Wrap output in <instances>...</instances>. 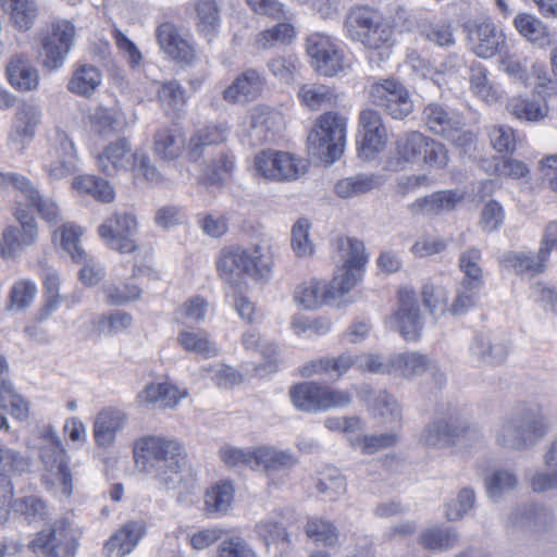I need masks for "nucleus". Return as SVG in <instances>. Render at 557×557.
I'll return each instance as SVG.
<instances>
[{
  "instance_id": "obj_18",
  "label": "nucleus",
  "mask_w": 557,
  "mask_h": 557,
  "mask_svg": "<svg viewBox=\"0 0 557 557\" xmlns=\"http://www.w3.org/2000/svg\"><path fill=\"white\" fill-rule=\"evenodd\" d=\"M395 329L406 341H417L423 322L414 293L408 288L399 292V307L393 315Z\"/></svg>"
},
{
  "instance_id": "obj_39",
  "label": "nucleus",
  "mask_w": 557,
  "mask_h": 557,
  "mask_svg": "<svg viewBox=\"0 0 557 557\" xmlns=\"http://www.w3.org/2000/svg\"><path fill=\"white\" fill-rule=\"evenodd\" d=\"M300 101L312 110L329 108L336 103L337 95L330 86L309 83L302 85L298 90Z\"/></svg>"
},
{
  "instance_id": "obj_59",
  "label": "nucleus",
  "mask_w": 557,
  "mask_h": 557,
  "mask_svg": "<svg viewBox=\"0 0 557 557\" xmlns=\"http://www.w3.org/2000/svg\"><path fill=\"white\" fill-rule=\"evenodd\" d=\"M61 246L69 253L74 262L85 261L87 252L81 246L79 238L83 234L79 226L73 224H63L60 228Z\"/></svg>"
},
{
  "instance_id": "obj_54",
  "label": "nucleus",
  "mask_w": 557,
  "mask_h": 557,
  "mask_svg": "<svg viewBox=\"0 0 557 557\" xmlns=\"http://www.w3.org/2000/svg\"><path fill=\"white\" fill-rule=\"evenodd\" d=\"M483 444L484 435L478 425L454 418L453 445L474 448Z\"/></svg>"
},
{
  "instance_id": "obj_32",
  "label": "nucleus",
  "mask_w": 557,
  "mask_h": 557,
  "mask_svg": "<svg viewBox=\"0 0 557 557\" xmlns=\"http://www.w3.org/2000/svg\"><path fill=\"white\" fill-rule=\"evenodd\" d=\"M186 395V391H180L170 383H151L138 395V399L144 405H153L165 409L177 406Z\"/></svg>"
},
{
  "instance_id": "obj_28",
  "label": "nucleus",
  "mask_w": 557,
  "mask_h": 557,
  "mask_svg": "<svg viewBox=\"0 0 557 557\" xmlns=\"http://www.w3.org/2000/svg\"><path fill=\"white\" fill-rule=\"evenodd\" d=\"M263 83L258 71L247 70L224 90V99L233 103L252 101L260 96Z\"/></svg>"
},
{
  "instance_id": "obj_23",
  "label": "nucleus",
  "mask_w": 557,
  "mask_h": 557,
  "mask_svg": "<svg viewBox=\"0 0 557 557\" xmlns=\"http://www.w3.org/2000/svg\"><path fill=\"white\" fill-rule=\"evenodd\" d=\"M389 364H392V373L403 377H412L422 375L428 370H433L435 380L442 384L445 381L444 373L435 369L432 360L417 351H407L389 356Z\"/></svg>"
},
{
  "instance_id": "obj_6",
  "label": "nucleus",
  "mask_w": 557,
  "mask_h": 557,
  "mask_svg": "<svg viewBox=\"0 0 557 557\" xmlns=\"http://www.w3.org/2000/svg\"><path fill=\"white\" fill-rule=\"evenodd\" d=\"M370 101L395 120H403L413 111V101L406 86L396 78H379L368 89Z\"/></svg>"
},
{
  "instance_id": "obj_33",
  "label": "nucleus",
  "mask_w": 557,
  "mask_h": 557,
  "mask_svg": "<svg viewBox=\"0 0 557 557\" xmlns=\"http://www.w3.org/2000/svg\"><path fill=\"white\" fill-rule=\"evenodd\" d=\"M185 147V140L178 129L161 127L153 135L152 151L156 157L164 161L177 159Z\"/></svg>"
},
{
  "instance_id": "obj_52",
  "label": "nucleus",
  "mask_w": 557,
  "mask_h": 557,
  "mask_svg": "<svg viewBox=\"0 0 557 557\" xmlns=\"http://www.w3.org/2000/svg\"><path fill=\"white\" fill-rule=\"evenodd\" d=\"M425 146H428V137L420 132H409L405 134L396 141L399 161L409 163L418 161L423 154Z\"/></svg>"
},
{
  "instance_id": "obj_9",
  "label": "nucleus",
  "mask_w": 557,
  "mask_h": 557,
  "mask_svg": "<svg viewBox=\"0 0 557 557\" xmlns=\"http://www.w3.org/2000/svg\"><path fill=\"white\" fill-rule=\"evenodd\" d=\"M306 51L311 66L320 75L332 77L348 67L343 51L324 34L315 33L308 36Z\"/></svg>"
},
{
  "instance_id": "obj_8",
  "label": "nucleus",
  "mask_w": 557,
  "mask_h": 557,
  "mask_svg": "<svg viewBox=\"0 0 557 557\" xmlns=\"http://www.w3.org/2000/svg\"><path fill=\"white\" fill-rule=\"evenodd\" d=\"M556 523L553 509L543 504L527 503L509 513L506 528L512 533L540 536L552 531Z\"/></svg>"
},
{
  "instance_id": "obj_5",
  "label": "nucleus",
  "mask_w": 557,
  "mask_h": 557,
  "mask_svg": "<svg viewBox=\"0 0 557 557\" xmlns=\"http://www.w3.org/2000/svg\"><path fill=\"white\" fill-rule=\"evenodd\" d=\"M422 115L424 124L433 134L444 137L453 145L467 148L473 144L474 134L465 129L463 116L460 112L432 102L424 108Z\"/></svg>"
},
{
  "instance_id": "obj_53",
  "label": "nucleus",
  "mask_w": 557,
  "mask_h": 557,
  "mask_svg": "<svg viewBox=\"0 0 557 557\" xmlns=\"http://www.w3.org/2000/svg\"><path fill=\"white\" fill-rule=\"evenodd\" d=\"M512 414L502 419L495 430L496 444L506 450L521 451L524 450L521 435Z\"/></svg>"
},
{
  "instance_id": "obj_50",
  "label": "nucleus",
  "mask_w": 557,
  "mask_h": 557,
  "mask_svg": "<svg viewBox=\"0 0 557 557\" xmlns=\"http://www.w3.org/2000/svg\"><path fill=\"white\" fill-rule=\"evenodd\" d=\"M295 457L286 450H278L274 447L257 448V467L267 471H278L281 469L292 468L296 465Z\"/></svg>"
},
{
  "instance_id": "obj_17",
  "label": "nucleus",
  "mask_w": 557,
  "mask_h": 557,
  "mask_svg": "<svg viewBox=\"0 0 557 557\" xmlns=\"http://www.w3.org/2000/svg\"><path fill=\"white\" fill-rule=\"evenodd\" d=\"M75 36L74 25L69 21H58L52 25V32L42 42L44 65L55 70L63 65Z\"/></svg>"
},
{
  "instance_id": "obj_12",
  "label": "nucleus",
  "mask_w": 557,
  "mask_h": 557,
  "mask_svg": "<svg viewBox=\"0 0 557 557\" xmlns=\"http://www.w3.org/2000/svg\"><path fill=\"white\" fill-rule=\"evenodd\" d=\"M9 186L21 193L42 220L50 224H58L62 221L57 203L51 198L44 197L28 177L20 173L0 172V188Z\"/></svg>"
},
{
  "instance_id": "obj_36",
  "label": "nucleus",
  "mask_w": 557,
  "mask_h": 557,
  "mask_svg": "<svg viewBox=\"0 0 557 557\" xmlns=\"http://www.w3.org/2000/svg\"><path fill=\"white\" fill-rule=\"evenodd\" d=\"M515 26L533 45L543 48L553 42V35L547 26L534 15L527 13L518 14L515 18Z\"/></svg>"
},
{
  "instance_id": "obj_37",
  "label": "nucleus",
  "mask_w": 557,
  "mask_h": 557,
  "mask_svg": "<svg viewBox=\"0 0 557 557\" xmlns=\"http://www.w3.org/2000/svg\"><path fill=\"white\" fill-rule=\"evenodd\" d=\"M482 253L479 248L471 247L462 251L458 258L460 271L463 273L462 286L466 288H481L484 284L483 270L480 265Z\"/></svg>"
},
{
  "instance_id": "obj_35",
  "label": "nucleus",
  "mask_w": 557,
  "mask_h": 557,
  "mask_svg": "<svg viewBox=\"0 0 557 557\" xmlns=\"http://www.w3.org/2000/svg\"><path fill=\"white\" fill-rule=\"evenodd\" d=\"M352 366L357 367V356L343 354L337 358H321L310 361L302 369L304 376H312L314 374H330L336 379L346 373Z\"/></svg>"
},
{
  "instance_id": "obj_64",
  "label": "nucleus",
  "mask_w": 557,
  "mask_h": 557,
  "mask_svg": "<svg viewBox=\"0 0 557 557\" xmlns=\"http://www.w3.org/2000/svg\"><path fill=\"white\" fill-rule=\"evenodd\" d=\"M197 26L200 32L212 33L220 24V10L215 0H197L195 3Z\"/></svg>"
},
{
  "instance_id": "obj_41",
  "label": "nucleus",
  "mask_w": 557,
  "mask_h": 557,
  "mask_svg": "<svg viewBox=\"0 0 557 557\" xmlns=\"http://www.w3.org/2000/svg\"><path fill=\"white\" fill-rule=\"evenodd\" d=\"M102 82V75L94 65H82L73 74L67 89L78 96L90 97Z\"/></svg>"
},
{
  "instance_id": "obj_61",
  "label": "nucleus",
  "mask_w": 557,
  "mask_h": 557,
  "mask_svg": "<svg viewBox=\"0 0 557 557\" xmlns=\"http://www.w3.org/2000/svg\"><path fill=\"white\" fill-rule=\"evenodd\" d=\"M0 407L20 421L26 420L29 414V403L14 391L12 384L0 388Z\"/></svg>"
},
{
  "instance_id": "obj_13",
  "label": "nucleus",
  "mask_w": 557,
  "mask_h": 557,
  "mask_svg": "<svg viewBox=\"0 0 557 557\" xmlns=\"http://www.w3.org/2000/svg\"><path fill=\"white\" fill-rule=\"evenodd\" d=\"M20 226L10 225L2 234L1 255L4 258H12L25 247L33 245L38 237V226L35 218L22 206L14 212Z\"/></svg>"
},
{
  "instance_id": "obj_38",
  "label": "nucleus",
  "mask_w": 557,
  "mask_h": 557,
  "mask_svg": "<svg viewBox=\"0 0 557 557\" xmlns=\"http://www.w3.org/2000/svg\"><path fill=\"white\" fill-rule=\"evenodd\" d=\"M246 275L256 278H268L272 271V257L268 247L255 245L251 249H243Z\"/></svg>"
},
{
  "instance_id": "obj_19",
  "label": "nucleus",
  "mask_w": 557,
  "mask_h": 557,
  "mask_svg": "<svg viewBox=\"0 0 557 557\" xmlns=\"http://www.w3.org/2000/svg\"><path fill=\"white\" fill-rule=\"evenodd\" d=\"M98 168L108 176L119 171H131L136 166V151L133 152L126 138H119L110 143L98 156Z\"/></svg>"
},
{
  "instance_id": "obj_51",
  "label": "nucleus",
  "mask_w": 557,
  "mask_h": 557,
  "mask_svg": "<svg viewBox=\"0 0 557 557\" xmlns=\"http://www.w3.org/2000/svg\"><path fill=\"white\" fill-rule=\"evenodd\" d=\"M234 498V487L228 482L219 483L207 491L205 507L210 513L224 515L230 509Z\"/></svg>"
},
{
  "instance_id": "obj_63",
  "label": "nucleus",
  "mask_w": 557,
  "mask_h": 557,
  "mask_svg": "<svg viewBox=\"0 0 557 557\" xmlns=\"http://www.w3.org/2000/svg\"><path fill=\"white\" fill-rule=\"evenodd\" d=\"M305 532L309 539L314 542H321L327 546H333L338 541L336 527L327 520L319 518L310 519L305 527Z\"/></svg>"
},
{
  "instance_id": "obj_16",
  "label": "nucleus",
  "mask_w": 557,
  "mask_h": 557,
  "mask_svg": "<svg viewBox=\"0 0 557 557\" xmlns=\"http://www.w3.org/2000/svg\"><path fill=\"white\" fill-rule=\"evenodd\" d=\"M29 546L34 553H40L44 557H73L76 548L63 522H55L51 528L40 531Z\"/></svg>"
},
{
  "instance_id": "obj_10",
  "label": "nucleus",
  "mask_w": 557,
  "mask_h": 557,
  "mask_svg": "<svg viewBox=\"0 0 557 557\" xmlns=\"http://www.w3.org/2000/svg\"><path fill=\"white\" fill-rule=\"evenodd\" d=\"M77 153L67 134L55 128L51 136V145L42 157V168L49 180L59 181L76 172Z\"/></svg>"
},
{
  "instance_id": "obj_3",
  "label": "nucleus",
  "mask_w": 557,
  "mask_h": 557,
  "mask_svg": "<svg viewBox=\"0 0 557 557\" xmlns=\"http://www.w3.org/2000/svg\"><path fill=\"white\" fill-rule=\"evenodd\" d=\"M346 139V119L331 112L322 114L314 128L308 135V149L311 154L334 162L344 152Z\"/></svg>"
},
{
  "instance_id": "obj_47",
  "label": "nucleus",
  "mask_w": 557,
  "mask_h": 557,
  "mask_svg": "<svg viewBox=\"0 0 557 557\" xmlns=\"http://www.w3.org/2000/svg\"><path fill=\"white\" fill-rule=\"evenodd\" d=\"M72 186L79 193L92 196L101 202H111L115 197L114 188L109 182L95 175H81L73 180Z\"/></svg>"
},
{
  "instance_id": "obj_48",
  "label": "nucleus",
  "mask_w": 557,
  "mask_h": 557,
  "mask_svg": "<svg viewBox=\"0 0 557 557\" xmlns=\"http://www.w3.org/2000/svg\"><path fill=\"white\" fill-rule=\"evenodd\" d=\"M1 5L10 12L11 21L21 30L32 27L37 16V5L32 0H0Z\"/></svg>"
},
{
  "instance_id": "obj_34",
  "label": "nucleus",
  "mask_w": 557,
  "mask_h": 557,
  "mask_svg": "<svg viewBox=\"0 0 557 557\" xmlns=\"http://www.w3.org/2000/svg\"><path fill=\"white\" fill-rule=\"evenodd\" d=\"M227 132L228 129L224 125L208 126L195 132L187 146L188 159L193 162L198 161L208 147L223 143Z\"/></svg>"
},
{
  "instance_id": "obj_4",
  "label": "nucleus",
  "mask_w": 557,
  "mask_h": 557,
  "mask_svg": "<svg viewBox=\"0 0 557 557\" xmlns=\"http://www.w3.org/2000/svg\"><path fill=\"white\" fill-rule=\"evenodd\" d=\"M345 28L352 40L369 49L388 46L393 37L392 26L367 7L352 9L346 16Z\"/></svg>"
},
{
  "instance_id": "obj_40",
  "label": "nucleus",
  "mask_w": 557,
  "mask_h": 557,
  "mask_svg": "<svg viewBox=\"0 0 557 557\" xmlns=\"http://www.w3.org/2000/svg\"><path fill=\"white\" fill-rule=\"evenodd\" d=\"M381 184L374 174L361 173L338 181L335 185V194L343 199L360 196L376 188Z\"/></svg>"
},
{
  "instance_id": "obj_1",
  "label": "nucleus",
  "mask_w": 557,
  "mask_h": 557,
  "mask_svg": "<svg viewBox=\"0 0 557 557\" xmlns=\"http://www.w3.org/2000/svg\"><path fill=\"white\" fill-rule=\"evenodd\" d=\"M337 249L343 267L337 270L330 284L311 280L296 288L295 300L305 309L313 310L342 298L360 281L368 261L363 243L356 238L342 237L337 240Z\"/></svg>"
},
{
  "instance_id": "obj_46",
  "label": "nucleus",
  "mask_w": 557,
  "mask_h": 557,
  "mask_svg": "<svg viewBox=\"0 0 557 557\" xmlns=\"http://www.w3.org/2000/svg\"><path fill=\"white\" fill-rule=\"evenodd\" d=\"M294 406L302 411L315 412L322 410L321 385L306 382L293 387L289 392Z\"/></svg>"
},
{
  "instance_id": "obj_22",
  "label": "nucleus",
  "mask_w": 557,
  "mask_h": 557,
  "mask_svg": "<svg viewBox=\"0 0 557 557\" xmlns=\"http://www.w3.org/2000/svg\"><path fill=\"white\" fill-rule=\"evenodd\" d=\"M157 39L160 48L173 59L186 64L195 59L194 47L174 24L162 23L157 28Z\"/></svg>"
},
{
  "instance_id": "obj_56",
  "label": "nucleus",
  "mask_w": 557,
  "mask_h": 557,
  "mask_svg": "<svg viewBox=\"0 0 557 557\" xmlns=\"http://www.w3.org/2000/svg\"><path fill=\"white\" fill-rule=\"evenodd\" d=\"M30 468V460L21 451L0 445V475L8 476L10 474H23Z\"/></svg>"
},
{
  "instance_id": "obj_43",
  "label": "nucleus",
  "mask_w": 557,
  "mask_h": 557,
  "mask_svg": "<svg viewBox=\"0 0 557 557\" xmlns=\"http://www.w3.org/2000/svg\"><path fill=\"white\" fill-rule=\"evenodd\" d=\"M454 418L430 422L421 432L420 442L424 446L444 447L453 445Z\"/></svg>"
},
{
  "instance_id": "obj_30",
  "label": "nucleus",
  "mask_w": 557,
  "mask_h": 557,
  "mask_svg": "<svg viewBox=\"0 0 557 557\" xmlns=\"http://www.w3.org/2000/svg\"><path fill=\"white\" fill-rule=\"evenodd\" d=\"M359 397L373 412L387 421H400L401 409L397 400L386 391H373L370 386H362Z\"/></svg>"
},
{
  "instance_id": "obj_29",
  "label": "nucleus",
  "mask_w": 557,
  "mask_h": 557,
  "mask_svg": "<svg viewBox=\"0 0 557 557\" xmlns=\"http://www.w3.org/2000/svg\"><path fill=\"white\" fill-rule=\"evenodd\" d=\"M144 524L140 521H129L112 535L103 547L107 557H124L137 545L144 534Z\"/></svg>"
},
{
  "instance_id": "obj_7",
  "label": "nucleus",
  "mask_w": 557,
  "mask_h": 557,
  "mask_svg": "<svg viewBox=\"0 0 557 557\" xmlns=\"http://www.w3.org/2000/svg\"><path fill=\"white\" fill-rule=\"evenodd\" d=\"M259 175L275 182L296 181L308 171V162L289 152L263 150L255 158Z\"/></svg>"
},
{
  "instance_id": "obj_2",
  "label": "nucleus",
  "mask_w": 557,
  "mask_h": 557,
  "mask_svg": "<svg viewBox=\"0 0 557 557\" xmlns=\"http://www.w3.org/2000/svg\"><path fill=\"white\" fill-rule=\"evenodd\" d=\"M134 459L136 469L151 475L161 488L175 490L182 482L186 454L176 440L141 437L135 443Z\"/></svg>"
},
{
  "instance_id": "obj_11",
  "label": "nucleus",
  "mask_w": 557,
  "mask_h": 557,
  "mask_svg": "<svg viewBox=\"0 0 557 557\" xmlns=\"http://www.w3.org/2000/svg\"><path fill=\"white\" fill-rule=\"evenodd\" d=\"M98 234L108 247L121 253L137 249V220L128 212H115L98 227Z\"/></svg>"
},
{
  "instance_id": "obj_25",
  "label": "nucleus",
  "mask_w": 557,
  "mask_h": 557,
  "mask_svg": "<svg viewBox=\"0 0 557 557\" xmlns=\"http://www.w3.org/2000/svg\"><path fill=\"white\" fill-rule=\"evenodd\" d=\"M462 199L463 194L459 190H440L418 198L408 209L413 215H438L454 210Z\"/></svg>"
},
{
  "instance_id": "obj_62",
  "label": "nucleus",
  "mask_w": 557,
  "mask_h": 557,
  "mask_svg": "<svg viewBox=\"0 0 557 557\" xmlns=\"http://www.w3.org/2000/svg\"><path fill=\"white\" fill-rule=\"evenodd\" d=\"M294 37L295 29L293 25L288 23H277L258 35L257 45L261 49H269L276 45L289 44Z\"/></svg>"
},
{
  "instance_id": "obj_55",
  "label": "nucleus",
  "mask_w": 557,
  "mask_h": 557,
  "mask_svg": "<svg viewBox=\"0 0 557 557\" xmlns=\"http://www.w3.org/2000/svg\"><path fill=\"white\" fill-rule=\"evenodd\" d=\"M419 542L428 549L444 550L456 545L458 534L453 529L432 527L420 534Z\"/></svg>"
},
{
  "instance_id": "obj_27",
  "label": "nucleus",
  "mask_w": 557,
  "mask_h": 557,
  "mask_svg": "<svg viewBox=\"0 0 557 557\" xmlns=\"http://www.w3.org/2000/svg\"><path fill=\"white\" fill-rule=\"evenodd\" d=\"M126 414L115 408L101 410L94 422V436L98 446L110 447L113 445L116 434L126 424Z\"/></svg>"
},
{
  "instance_id": "obj_31",
  "label": "nucleus",
  "mask_w": 557,
  "mask_h": 557,
  "mask_svg": "<svg viewBox=\"0 0 557 557\" xmlns=\"http://www.w3.org/2000/svg\"><path fill=\"white\" fill-rule=\"evenodd\" d=\"M472 355L481 361L498 366L502 364L509 354L507 341L499 337H492L488 334H478L471 345Z\"/></svg>"
},
{
  "instance_id": "obj_20",
  "label": "nucleus",
  "mask_w": 557,
  "mask_h": 557,
  "mask_svg": "<svg viewBox=\"0 0 557 557\" xmlns=\"http://www.w3.org/2000/svg\"><path fill=\"white\" fill-rule=\"evenodd\" d=\"M473 52L480 58H492L502 53L506 44L504 33L488 20L476 23L469 33Z\"/></svg>"
},
{
  "instance_id": "obj_24",
  "label": "nucleus",
  "mask_w": 557,
  "mask_h": 557,
  "mask_svg": "<svg viewBox=\"0 0 557 557\" xmlns=\"http://www.w3.org/2000/svg\"><path fill=\"white\" fill-rule=\"evenodd\" d=\"M10 85L20 91H33L39 85V73L28 55L14 53L5 66Z\"/></svg>"
},
{
  "instance_id": "obj_60",
  "label": "nucleus",
  "mask_w": 557,
  "mask_h": 557,
  "mask_svg": "<svg viewBox=\"0 0 557 557\" xmlns=\"http://www.w3.org/2000/svg\"><path fill=\"white\" fill-rule=\"evenodd\" d=\"M100 334L113 336L126 331L133 324V317L125 311L100 315L95 322Z\"/></svg>"
},
{
  "instance_id": "obj_14",
  "label": "nucleus",
  "mask_w": 557,
  "mask_h": 557,
  "mask_svg": "<svg viewBox=\"0 0 557 557\" xmlns=\"http://www.w3.org/2000/svg\"><path fill=\"white\" fill-rule=\"evenodd\" d=\"M40 121L41 111L37 104L28 101L21 102L8 133V145L12 149L23 152L27 144L33 140Z\"/></svg>"
},
{
  "instance_id": "obj_15",
  "label": "nucleus",
  "mask_w": 557,
  "mask_h": 557,
  "mask_svg": "<svg viewBox=\"0 0 557 557\" xmlns=\"http://www.w3.org/2000/svg\"><path fill=\"white\" fill-rule=\"evenodd\" d=\"M359 153L370 160L382 151L387 141V132L381 114L373 109H363L359 114Z\"/></svg>"
},
{
  "instance_id": "obj_57",
  "label": "nucleus",
  "mask_w": 557,
  "mask_h": 557,
  "mask_svg": "<svg viewBox=\"0 0 557 557\" xmlns=\"http://www.w3.org/2000/svg\"><path fill=\"white\" fill-rule=\"evenodd\" d=\"M37 287L29 280H22L13 284L5 305L8 311H24L33 302Z\"/></svg>"
},
{
  "instance_id": "obj_26",
  "label": "nucleus",
  "mask_w": 557,
  "mask_h": 557,
  "mask_svg": "<svg viewBox=\"0 0 557 557\" xmlns=\"http://www.w3.org/2000/svg\"><path fill=\"white\" fill-rule=\"evenodd\" d=\"M40 459L47 471L55 474L66 497L72 494V475L65 460V451L58 440H52L40 449Z\"/></svg>"
},
{
  "instance_id": "obj_21",
  "label": "nucleus",
  "mask_w": 557,
  "mask_h": 557,
  "mask_svg": "<svg viewBox=\"0 0 557 557\" xmlns=\"http://www.w3.org/2000/svg\"><path fill=\"white\" fill-rule=\"evenodd\" d=\"M511 414L519 429L524 450L536 445L548 433V421L539 409L524 408Z\"/></svg>"
},
{
  "instance_id": "obj_42",
  "label": "nucleus",
  "mask_w": 557,
  "mask_h": 557,
  "mask_svg": "<svg viewBox=\"0 0 557 557\" xmlns=\"http://www.w3.org/2000/svg\"><path fill=\"white\" fill-rule=\"evenodd\" d=\"M506 109L510 115L527 122L540 121L544 119L548 112L546 103H541L537 100L521 96L510 98L506 104Z\"/></svg>"
},
{
  "instance_id": "obj_45",
  "label": "nucleus",
  "mask_w": 557,
  "mask_h": 557,
  "mask_svg": "<svg viewBox=\"0 0 557 557\" xmlns=\"http://www.w3.org/2000/svg\"><path fill=\"white\" fill-rule=\"evenodd\" d=\"M519 485V478L513 470L496 469L485 480L487 497L499 500L506 493L515 491Z\"/></svg>"
},
{
  "instance_id": "obj_58",
  "label": "nucleus",
  "mask_w": 557,
  "mask_h": 557,
  "mask_svg": "<svg viewBox=\"0 0 557 557\" xmlns=\"http://www.w3.org/2000/svg\"><path fill=\"white\" fill-rule=\"evenodd\" d=\"M546 259L542 258L541 249L537 255L508 252L504 256V262L515 268L517 272L531 274L543 272Z\"/></svg>"
},
{
  "instance_id": "obj_44",
  "label": "nucleus",
  "mask_w": 557,
  "mask_h": 557,
  "mask_svg": "<svg viewBox=\"0 0 557 557\" xmlns=\"http://www.w3.org/2000/svg\"><path fill=\"white\" fill-rule=\"evenodd\" d=\"M177 343L186 351L200 355L205 358L215 357L219 355V348L209 339L207 332L203 330H184L180 332Z\"/></svg>"
},
{
  "instance_id": "obj_49",
  "label": "nucleus",
  "mask_w": 557,
  "mask_h": 557,
  "mask_svg": "<svg viewBox=\"0 0 557 557\" xmlns=\"http://www.w3.org/2000/svg\"><path fill=\"white\" fill-rule=\"evenodd\" d=\"M218 270L223 281L235 285L239 277L246 275L243 249H234L222 252L218 261Z\"/></svg>"
}]
</instances>
